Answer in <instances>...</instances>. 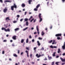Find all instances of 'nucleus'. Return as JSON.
<instances>
[{
  "label": "nucleus",
  "instance_id": "2",
  "mask_svg": "<svg viewBox=\"0 0 65 65\" xmlns=\"http://www.w3.org/2000/svg\"><path fill=\"white\" fill-rule=\"evenodd\" d=\"M2 30H4V31L6 32H10V29L9 28L6 29L5 28L3 27L2 28Z\"/></svg>",
  "mask_w": 65,
  "mask_h": 65
},
{
  "label": "nucleus",
  "instance_id": "9",
  "mask_svg": "<svg viewBox=\"0 0 65 65\" xmlns=\"http://www.w3.org/2000/svg\"><path fill=\"white\" fill-rule=\"evenodd\" d=\"M25 53H27V57H29V55L28 54H29V52L28 51L26 50L25 51Z\"/></svg>",
  "mask_w": 65,
  "mask_h": 65
},
{
  "label": "nucleus",
  "instance_id": "59",
  "mask_svg": "<svg viewBox=\"0 0 65 65\" xmlns=\"http://www.w3.org/2000/svg\"><path fill=\"white\" fill-rule=\"evenodd\" d=\"M23 19H21L20 20V22H22L23 21Z\"/></svg>",
  "mask_w": 65,
  "mask_h": 65
},
{
  "label": "nucleus",
  "instance_id": "46",
  "mask_svg": "<svg viewBox=\"0 0 65 65\" xmlns=\"http://www.w3.org/2000/svg\"><path fill=\"white\" fill-rule=\"evenodd\" d=\"M32 54H31L30 55V56L31 58H32Z\"/></svg>",
  "mask_w": 65,
  "mask_h": 65
},
{
  "label": "nucleus",
  "instance_id": "38",
  "mask_svg": "<svg viewBox=\"0 0 65 65\" xmlns=\"http://www.w3.org/2000/svg\"><path fill=\"white\" fill-rule=\"evenodd\" d=\"M54 63H55V62H53L52 63V65H54Z\"/></svg>",
  "mask_w": 65,
  "mask_h": 65
},
{
  "label": "nucleus",
  "instance_id": "16",
  "mask_svg": "<svg viewBox=\"0 0 65 65\" xmlns=\"http://www.w3.org/2000/svg\"><path fill=\"white\" fill-rule=\"evenodd\" d=\"M37 43H38V46H40V43H39V42L38 41H37Z\"/></svg>",
  "mask_w": 65,
  "mask_h": 65
},
{
  "label": "nucleus",
  "instance_id": "43",
  "mask_svg": "<svg viewBox=\"0 0 65 65\" xmlns=\"http://www.w3.org/2000/svg\"><path fill=\"white\" fill-rule=\"evenodd\" d=\"M41 56V55H38V56L37 58H39V57H40V56Z\"/></svg>",
  "mask_w": 65,
  "mask_h": 65
},
{
  "label": "nucleus",
  "instance_id": "19",
  "mask_svg": "<svg viewBox=\"0 0 65 65\" xmlns=\"http://www.w3.org/2000/svg\"><path fill=\"white\" fill-rule=\"evenodd\" d=\"M4 26H5L6 28H7V27H8L7 26H8V24H7L6 25L5 24H4Z\"/></svg>",
  "mask_w": 65,
  "mask_h": 65
},
{
  "label": "nucleus",
  "instance_id": "49",
  "mask_svg": "<svg viewBox=\"0 0 65 65\" xmlns=\"http://www.w3.org/2000/svg\"><path fill=\"white\" fill-rule=\"evenodd\" d=\"M4 51H3L2 52V54H4Z\"/></svg>",
  "mask_w": 65,
  "mask_h": 65
},
{
  "label": "nucleus",
  "instance_id": "8",
  "mask_svg": "<svg viewBox=\"0 0 65 65\" xmlns=\"http://www.w3.org/2000/svg\"><path fill=\"white\" fill-rule=\"evenodd\" d=\"M7 10H8L7 9L5 8L3 10V12H4V13H6L7 12Z\"/></svg>",
  "mask_w": 65,
  "mask_h": 65
},
{
  "label": "nucleus",
  "instance_id": "27",
  "mask_svg": "<svg viewBox=\"0 0 65 65\" xmlns=\"http://www.w3.org/2000/svg\"><path fill=\"white\" fill-rule=\"evenodd\" d=\"M13 56L14 57H18V56H17V55L15 54H14Z\"/></svg>",
  "mask_w": 65,
  "mask_h": 65
},
{
  "label": "nucleus",
  "instance_id": "29",
  "mask_svg": "<svg viewBox=\"0 0 65 65\" xmlns=\"http://www.w3.org/2000/svg\"><path fill=\"white\" fill-rule=\"evenodd\" d=\"M29 40V39L28 38L26 40V43H28V41Z\"/></svg>",
  "mask_w": 65,
  "mask_h": 65
},
{
  "label": "nucleus",
  "instance_id": "13",
  "mask_svg": "<svg viewBox=\"0 0 65 65\" xmlns=\"http://www.w3.org/2000/svg\"><path fill=\"white\" fill-rule=\"evenodd\" d=\"M5 2H10V3H11V1H8V0H6L5 1Z\"/></svg>",
  "mask_w": 65,
  "mask_h": 65
},
{
  "label": "nucleus",
  "instance_id": "4",
  "mask_svg": "<svg viewBox=\"0 0 65 65\" xmlns=\"http://www.w3.org/2000/svg\"><path fill=\"white\" fill-rule=\"evenodd\" d=\"M36 29L37 31V33L38 35L39 34V28H38V26H36Z\"/></svg>",
  "mask_w": 65,
  "mask_h": 65
},
{
  "label": "nucleus",
  "instance_id": "18",
  "mask_svg": "<svg viewBox=\"0 0 65 65\" xmlns=\"http://www.w3.org/2000/svg\"><path fill=\"white\" fill-rule=\"evenodd\" d=\"M25 22H27L28 21V19L27 18H25L24 19Z\"/></svg>",
  "mask_w": 65,
  "mask_h": 65
},
{
  "label": "nucleus",
  "instance_id": "44",
  "mask_svg": "<svg viewBox=\"0 0 65 65\" xmlns=\"http://www.w3.org/2000/svg\"><path fill=\"white\" fill-rule=\"evenodd\" d=\"M34 18H33L30 21V22H32L33 21V20H34Z\"/></svg>",
  "mask_w": 65,
  "mask_h": 65
},
{
  "label": "nucleus",
  "instance_id": "47",
  "mask_svg": "<svg viewBox=\"0 0 65 65\" xmlns=\"http://www.w3.org/2000/svg\"><path fill=\"white\" fill-rule=\"evenodd\" d=\"M48 4H49V2H47V5L48 6Z\"/></svg>",
  "mask_w": 65,
  "mask_h": 65
},
{
  "label": "nucleus",
  "instance_id": "7",
  "mask_svg": "<svg viewBox=\"0 0 65 65\" xmlns=\"http://www.w3.org/2000/svg\"><path fill=\"white\" fill-rule=\"evenodd\" d=\"M17 38V36H13L12 37V38L14 40H16Z\"/></svg>",
  "mask_w": 65,
  "mask_h": 65
},
{
  "label": "nucleus",
  "instance_id": "11",
  "mask_svg": "<svg viewBox=\"0 0 65 65\" xmlns=\"http://www.w3.org/2000/svg\"><path fill=\"white\" fill-rule=\"evenodd\" d=\"M10 19H9V17H7L6 18L5 20L7 21V20H10Z\"/></svg>",
  "mask_w": 65,
  "mask_h": 65
},
{
  "label": "nucleus",
  "instance_id": "51",
  "mask_svg": "<svg viewBox=\"0 0 65 65\" xmlns=\"http://www.w3.org/2000/svg\"><path fill=\"white\" fill-rule=\"evenodd\" d=\"M6 41H7V40H4L3 41L4 42H6Z\"/></svg>",
  "mask_w": 65,
  "mask_h": 65
},
{
  "label": "nucleus",
  "instance_id": "60",
  "mask_svg": "<svg viewBox=\"0 0 65 65\" xmlns=\"http://www.w3.org/2000/svg\"><path fill=\"white\" fill-rule=\"evenodd\" d=\"M32 42H34V41H35L34 39H32Z\"/></svg>",
  "mask_w": 65,
  "mask_h": 65
},
{
  "label": "nucleus",
  "instance_id": "45",
  "mask_svg": "<svg viewBox=\"0 0 65 65\" xmlns=\"http://www.w3.org/2000/svg\"><path fill=\"white\" fill-rule=\"evenodd\" d=\"M23 54H24V52H21V55H23Z\"/></svg>",
  "mask_w": 65,
  "mask_h": 65
},
{
  "label": "nucleus",
  "instance_id": "36",
  "mask_svg": "<svg viewBox=\"0 0 65 65\" xmlns=\"http://www.w3.org/2000/svg\"><path fill=\"white\" fill-rule=\"evenodd\" d=\"M52 41H53V40H51L49 42V43H52Z\"/></svg>",
  "mask_w": 65,
  "mask_h": 65
},
{
  "label": "nucleus",
  "instance_id": "34",
  "mask_svg": "<svg viewBox=\"0 0 65 65\" xmlns=\"http://www.w3.org/2000/svg\"><path fill=\"white\" fill-rule=\"evenodd\" d=\"M41 51H44V48L43 47H42L40 49Z\"/></svg>",
  "mask_w": 65,
  "mask_h": 65
},
{
  "label": "nucleus",
  "instance_id": "62",
  "mask_svg": "<svg viewBox=\"0 0 65 65\" xmlns=\"http://www.w3.org/2000/svg\"><path fill=\"white\" fill-rule=\"evenodd\" d=\"M13 41H12V40H10V42H12Z\"/></svg>",
  "mask_w": 65,
  "mask_h": 65
},
{
  "label": "nucleus",
  "instance_id": "28",
  "mask_svg": "<svg viewBox=\"0 0 65 65\" xmlns=\"http://www.w3.org/2000/svg\"><path fill=\"white\" fill-rule=\"evenodd\" d=\"M28 22H26V26H28Z\"/></svg>",
  "mask_w": 65,
  "mask_h": 65
},
{
  "label": "nucleus",
  "instance_id": "5",
  "mask_svg": "<svg viewBox=\"0 0 65 65\" xmlns=\"http://www.w3.org/2000/svg\"><path fill=\"white\" fill-rule=\"evenodd\" d=\"M62 48L63 50H65V42H64L63 45L62 46Z\"/></svg>",
  "mask_w": 65,
  "mask_h": 65
},
{
  "label": "nucleus",
  "instance_id": "32",
  "mask_svg": "<svg viewBox=\"0 0 65 65\" xmlns=\"http://www.w3.org/2000/svg\"><path fill=\"white\" fill-rule=\"evenodd\" d=\"M32 2V1L31 0H29V4H31V2Z\"/></svg>",
  "mask_w": 65,
  "mask_h": 65
},
{
  "label": "nucleus",
  "instance_id": "55",
  "mask_svg": "<svg viewBox=\"0 0 65 65\" xmlns=\"http://www.w3.org/2000/svg\"><path fill=\"white\" fill-rule=\"evenodd\" d=\"M38 56V54H37L36 55V57H37Z\"/></svg>",
  "mask_w": 65,
  "mask_h": 65
},
{
  "label": "nucleus",
  "instance_id": "12",
  "mask_svg": "<svg viewBox=\"0 0 65 65\" xmlns=\"http://www.w3.org/2000/svg\"><path fill=\"white\" fill-rule=\"evenodd\" d=\"M25 6L26 5H25V4L24 3H23L21 5V6L22 7H25Z\"/></svg>",
  "mask_w": 65,
  "mask_h": 65
},
{
  "label": "nucleus",
  "instance_id": "30",
  "mask_svg": "<svg viewBox=\"0 0 65 65\" xmlns=\"http://www.w3.org/2000/svg\"><path fill=\"white\" fill-rule=\"evenodd\" d=\"M50 47L51 48H54V47H53V45H51L50 46Z\"/></svg>",
  "mask_w": 65,
  "mask_h": 65
},
{
  "label": "nucleus",
  "instance_id": "58",
  "mask_svg": "<svg viewBox=\"0 0 65 65\" xmlns=\"http://www.w3.org/2000/svg\"><path fill=\"white\" fill-rule=\"evenodd\" d=\"M59 57V56H58V55H57V56H56V58H58V57Z\"/></svg>",
  "mask_w": 65,
  "mask_h": 65
},
{
  "label": "nucleus",
  "instance_id": "56",
  "mask_svg": "<svg viewBox=\"0 0 65 65\" xmlns=\"http://www.w3.org/2000/svg\"><path fill=\"white\" fill-rule=\"evenodd\" d=\"M18 54H20V50H18Z\"/></svg>",
  "mask_w": 65,
  "mask_h": 65
},
{
  "label": "nucleus",
  "instance_id": "3",
  "mask_svg": "<svg viewBox=\"0 0 65 65\" xmlns=\"http://www.w3.org/2000/svg\"><path fill=\"white\" fill-rule=\"evenodd\" d=\"M41 13L39 14V17L40 19V21H39L40 22H41V21H42V18H41Z\"/></svg>",
  "mask_w": 65,
  "mask_h": 65
},
{
  "label": "nucleus",
  "instance_id": "50",
  "mask_svg": "<svg viewBox=\"0 0 65 65\" xmlns=\"http://www.w3.org/2000/svg\"><path fill=\"white\" fill-rule=\"evenodd\" d=\"M29 38H32V37H31V36H29Z\"/></svg>",
  "mask_w": 65,
  "mask_h": 65
},
{
  "label": "nucleus",
  "instance_id": "24",
  "mask_svg": "<svg viewBox=\"0 0 65 65\" xmlns=\"http://www.w3.org/2000/svg\"><path fill=\"white\" fill-rule=\"evenodd\" d=\"M19 28H17L15 29V31H18L19 30Z\"/></svg>",
  "mask_w": 65,
  "mask_h": 65
},
{
  "label": "nucleus",
  "instance_id": "63",
  "mask_svg": "<svg viewBox=\"0 0 65 65\" xmlns=\"http://www.w3.org/2000/svg\"><path fill=\"white\" fill-rule=\"evenodd\" d=\"M26 14H27V12H25V15H26Z\"/></svg>",
  "mask_w": 65,
  "mask_h": 65
},
{
  "label": "nucleus",
  "instance_id": "15",
  "mask_svg": "<svg viewBox=\"0 0 65 65\" xmlns=\"http://www.w3.org/2000/svg\"><path fill=\"white\" fill-rule=\"evenodd\" d=\"M60 52H61L60 51V49L58 48V50L57 53H60Z\"/></svg>",
  "mask_w": 65,
  "mask_h": 65
},
{
  "label": "nucleus",
  "instance_id": "61",
  "mask_svg": "<svg viewBox=\"0 0 65 65\" xmlns=\"http://www.w3.org/2000/svg\"><path fill=\"white\" fill-rule=\"evenodd\" d=\"M62 55L63 56H65V53H63L62 54Z\"/></svg>",
  "mask_w": 65,
  "mask_h": 65
},
{
  "label": "nucleus",
  "instance_id": "22",
  "mask_svg": "<svg viewBox=\"0 0 65 65\" xmlns=\"http://www.w3.org/2000/svg\"><path fill=\"white\" fill-rule=\"evenodd\" d=\"M24 41V39H22L21 41V43H23Z\"/></svg>",
  "mask_w": 65,
  "mask_h": 65
},
{
  "label": "nucleus",
  "instance_id": "48",
  "mask_svg": "<svg viewBox=\"0 0 65 65\" xmlns=\"http://www.w3.org/2000/svg\"><path fill=\"white\" fill-rule=\"evenodd\" d=\"M36 19H35L34 21V23H35L36 22Z\"/></svg>",
  "mask_w": 65,
  "mask_h": 65
},
{
  "label": "nucleus",
  "instance_id": "26",
  "mask_svg": "<svg viewBox=\"0 0 65 65\" xmlns=\"http://www.w3.org/2000/svg\"><path fill=\"white\" fill-rule=\"evenodd\" d=\"M48 58L49 59H50V60H51V59H52V57H50L49 56V55H48Z\"/></svg>",
  "mask_w": 65,
  "mask_h": 65
},
{
  "label": "nucleus",
  "instance_id": "17",
  "mask_svg": "<svg viewBox=\"0 0 65 65\" xmlns=\"http://www.w3.org/2000/svg\"><path fill=\"white\" fill-rule=\"evenodd\" d=\"M56 42V40H53V42L52 43V44H56V43H55Z\"/></svg>",
  "mask_w": 65,
  "mask_h": 65
},
{
  "label": "nucleus",
  "instance_id": "57",
  "mask_svg": "<svg viewBox=\"0 0 65 65\" xmlns=\"http://www.w3.org/2000/svg\"><path fill=\"white\" fill-rule=\"evenodd\" d=\"M36 49V47H34V50H35Z\"/></svg>",
  "mask_w": 65,
  "mask_h": 65
},
{
  "label": "nucleus",
  "instance_id": "40",
  "mask_svg": "<svg viewBox=\"0 0 65 65\" xmlns=\"http://www.w3.org/2000/svg\"><path fill=\"white\" fill-rule=\"evenodd\" d=\"M20 16L19 15H18L17 16V18H20Z\"/></svg>",
  "mask_w": 65,
  "mask_h": 65
},
{
  "label": "nucleus",
  "instance_id": "39",
  "mask_svg": "<svg viewBox=\"0 0 65 65\" xmlns=\"http://www.w3.org/2000/svg\"><path fill=\"white\" fill-rule=\"evenodd\" d=\"M57 39L58 40H59V39H61V38L60 37H58L57 38Z\"/></svg>",
  "mask_w": 65,
  "mask_h": 65
},
{
  "label": "nucleus",
  "instance_id": "6",
  "mask_svg": "<svg viewBox=\"0 0 65 65\" xmlns=\"http://www.w3.org/2000/svg\"><path fill=\"white\" fill-rule=\"evenodd\" d=\"M61 35H62L61 34H58L56 35L55 36L56 37H58V36H61Z\"/></svg>",
  "mask_w": 65,
  "mask_h": 65
},
{
  "label": "nucleus",
  "instance_id": "10",
  "mask_svg": "<svg viewBox=\"0 0 65 65\" xmlns=\"http://www.w3.org/2000/svg\"><path fill=\"white\" fill-rule=\"evenodd\" d=\"M60 60H61L62 62H65V58L64 59H63L61 57L60 58Z\"/></svg>",
  "mask_w": 65,
  "mask_h": 65
},
{
  "label": "nucleus",
  "instance_id": "41",
  "mask_svg": "<svg viewBox=\"0 0 65 65\" xmlns=\"http://www.w3.org/2000/svg\"><path fill=\"white\" fill-rule=\"evenodd\" d=\"M32 18H33V17L31 16V17H30V18L29 19V21H30V20H31V19H32Z\"/></svg>",
  "mask_w": 65,
  "mask_h": 65
},
{
  "label": "nucleus",
  "instance_id": "53",
  "mask_svg": "<svg viewBox=\"0 0 65 65\" xmlns=\"http://www.w3.org/2000/svg\"><path fill=\"white\" fill-rule=\"evenodd\" d=\"M57 47L56 46H54L53 47V48H57Z\"/></svg>",
  "mask_w": 65,
  "mask_h": 65
},
{
  "label": "nucleus",
  "instance_id": "21",
  "mask_svg": "<svg viewBox=\"0 0 65 65\" xmlns=\"http://www.w3.org/2000/svg\"><path fill=\"white\" fill-rule=\"evenodd\" d=\"M39 6H40V4H39L36 6V8H38V7H39Z\"/></svg>",
  "mask_w": 65,
  "mask_h": 65
},
{
  "label": "nucleus",
  "instance_id": "64",
  "mask_svg": "<svg viewBox=\"0 0 65 65\" xmlns=\"http://www.w3.org/2000/svg\"><path fill=\"white\" fill-rule=\"evenodd\" d=\"M31 29L32 30L34 29V28L33 27L31 28Z\"/></svg>",
  "mask_w": 65,
  "mask_h": 65
},
{
  "label": "nucleus",
  "instance_id": "35",
  "mask_svg": "<svg viewBox=\"0 0 65 65\" xmlns=\"http://www.w3.org/2000/svg\"><path fill=\"white\" fill-rule=\"evenodd\" d=\"M59 63V62H56L55 64H56V65H59L58 63Z\"/></svg>",
  "mask_w": 65,
  "mask_h": 65
},
{
  "label": "nucleus",
  "instance_id": "14",
  "mask_svg": "<svg viewBox=\"0 0 65 65\" xmlns=\"http://www.w3.org/2000/svg\"><path fill=\"white\" fill-rule=\"evenodd\" d=\"M26 50H28V51H29L30 50V47L28 46V47H26Z\"/></svg>",
  "mask_w": 65,
  "mask_h": 65
},
{
  "label": "nucleus",
  "instance_id": "52",
  "mask_svg": "<svg viewBox=\"0 0 65 65\" xmlns=\"http://www.w3.org/2000/svg\"><path fill=\"white\" fill-rule=\"evenodd\" d=\"M0 2L1 3H2L3 2V1H2V0H0Z\"/></svg>",
  "mask_w": 65,
  "mask_h": 65
},
{
  "label": "nucleus",
  "instance_id": "37",
  "mask_svg": "<svg viewBox=\"0 0 65 65\" xmlns=\"http://www.w3.org/2000/svg\"><path fill=\"white\" fill-rule=\"evenodd\" d=\"M44 61H46L47 60V59L46 57L44 59Z\"/></svg>",
  "mask_w": 65,
  "mask_h": 65
},
{
  "label": "nucleus",
  "instance_id": "20",
  "mask_svg": "<svg viewBox=\"0 0 65 65\" xmlns=\"http://www.w3.org/2000/svg\"><path fill=\"white\" fill-rule=\"evenodd\" d=\"M41 35L42 36H43V35H44V32H43V31H42V32L41 33Z\"/></svg>",
  "mask_w": 65,
  "mask_h": 65
},
{
  "label": "nucleus",
  "instance_id": "54",
  "mask_svg": "<svg viewBox=\"0 0 65 65\" xmlns=\"http://www.w3.org/2000/svg\"><path fill=\"white\" fill-rule=\"evenodd\" d=\"M65 62L62 63V65H63L65 64Z\"/></svg>",
  "mask_w": 65,
  "mask_h": 65
},
{
  "label": "nucleus",
  "instance_id": "42",
  "mask_svg": "<svg viewBox=\"0 0 65 65\" xmlns=\"http://www.w3.org/2000/svg\"><path fill=\"white\" fill-rule=\"evenodd\" d=\"M17 21H13V23H17Z\"/></svg>",
  "mask_w": 65,
  "mask_h": 65
},
{
  "label": "nucleus",
  "instance_id": "23",
  "mask_svg": "<svg viewBox=\"0 0 65 65\" xmlns=\"http://www.w3.org/2000/svg\"><path fill=\"white\" fill-rule=\"evenodd\" d=\"M55 54H56V52H54L53 53V57H55Z\"/></svg>",
  "mask_w": 65,
  "mask_h": 65
},
{
  "label": "nucleus",
  "instance_id": "31",
  "mask_svg": "<svg viewBox=\"0 0 65 65\" xmlns=\"http://www.w3.org/2000/svg\"><path fill=\"white\" fill-rule=\"evenodd\" d=\"M34 10H35V11H37L38 9L36 8H35L34 9Z\"/></svg>",
  "mask_w": 65,
  "mask_h": 65
},
{
  "label": "nucleus",
  "instance_id": "25",
  "mask_svg": "<svg viewBox=\"0 0 65 65\" xmlns=\"http://www.w3.org/2000/svg\"><path fill=\"white\" fill-rule=\"evenodd\" d=\"M28 28V27H26L25 28L23 29V31H25V30H26Z\"/></svg>",
  "mask_w": 65,
  "mask_h": 65
},
{
  "label": "nucleus",
  "instance_id": "1",
  "mask_svg": "<svg viewBox=\"0 0 65 65\" xmlns=\"http://www.w3.org/2000/svg\"><path fill=\"white\" fill-rule=\"evenodd\" d=\"M14 8H17V6L15 3H14L13 4V5L11 7V9L12 11L14 10Z\"/></svg>",
  "mask_w": 65,
  "mask_h": 65
},
{
  "label": "nucleus",
  "instance_id": "33",
  "mask_svg": "<svg viewBox=\"0 0 65 65\" xmlns=\"http://www.w3.org/2000/svg\"><path fill=\"white\" fill-rule=\"evenodd\" d=\"M38 39H39V40H42V38L39 37L38 38Z\"/></svg>",
  "mask_w": 65,
  "mask_h": 65
}]
</instances>
